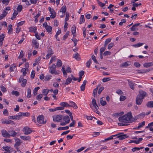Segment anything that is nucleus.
I'll use <instances>...</instances> for the list:
<instances>
[{
    "label": "nucleus",
    "mask_w": 153,
    "mask_h": 153,
    "mask_svg": "<svg viewBox=\"0 0 153 153\" xmlns=\"http://www.w3.org/2000/svg\"><path fill=\"white\" fill-rule=\"evenodd\" d=\"M132 116L131 112L128 113L127 114H125L123 116L119 117L118 120L119 121L125 123H131L132 122L134 121L132 120L131 119Z\"/></svg>",
    "instance_id": "nucleus-1"
},
{
    "label": "nucleus",
    "mask_w": 153,
    "mask_h": 153,
    "mask_svg": "<svg viewBox=\"0 0 153 153\" xmlns=\"http://www.w3.org/2000/svg\"><path fill=\"white\" fill-rule=\"evenodd\" d=\"M56 65L54 64H53L52 66L49 67V72L52 74H59V71H56Z\"/></svg>",
    "instance_id": "nucleus-2"
},
{
    "label": "nucleus",
    "mask_w": 153,
    "mask_h": 153,
    "mask_svg": "<svg viewBox=\"0 0 153 153\" xmlns=\"http://www.w3.org/2000/svg\"><path fill=\"white\" fill-rule=\"evenodd\" d=\"M37 122L42 124H45L46 123V120H44V117L43 115L39 116L37 118Z\"/></svg>",
    "instance_id": "nucleus-3"
},
{
    "label": "nucleus",
    "mask_w": 153,
    "mask_h": 153,
    "mask_svg": "<svg viewBox=\"0 0 153 153\" xmlns=\"http://www.w3.org/2000/svg\"><path fill=\"white\" fill-rule=\"evenodd\" d=\"M23 131L24 132V134L26 135H28L32 132L31 130L28 126H25L23 129Z\"/></svg>",
    "instance_id": "nucleus-4"
},
{
    "label": "nucleus",
    "mask_w": 153,
    "mask_h": 153,
    "mask_svg": "<svg viewBox=\"0 0 153 153\" xmlns=\"http://www.w3.org/2000/svg\"><path fill=\"white\" fill-rule=\"evenodd\" d=\"M62 119V116L61 115H57L53 117V120L54 121L59 122Z\"/></svg>",
    "instance_id": "nucleus-5"
},
{
    "label": "nucleus",
    "mask_w": 153,
    "mask_h": 153,
    "mask_svg": "<svg viewBox=\"0 0 153 153\" xmlns=\"http://www.w3.org/2000/svg\"><path fill=\"white\" fill-rule=\"evenodd\" d=\"M16 143L14 145V147L15 148H18L22 143V141L19 138L15 139Z\"/></svg>",
    "instance_id": "nucleus-6"
},
{
    "label": "nucleus",
    "mask_w": 153,
    "mask_h": 153,
    "mask_svg": "<svg viewBox=\"0 0 153 153\" xmlns=\"http://www.w3.org/2000/svg\"><path fill=\"white\" fill-rule=\"evenodd\" d=\"M143 99L141 97H140V96L137 95L136 99V104L138 105H141Z\"/></svg>",
    "instance_id": "nucleus-7"
},
{
    "label": "nucleus",
    "mask_w": 153,
    "mask_h": 153,
    "mask_svg": "<svg viewBox=\"0 0 153 153\" xmlns=\"http://www.w3.org/2000/svg\"><path fill=\"white\" fill-rule=\"evenodd\" d=\"M118 135H119L117 137L120 140L124 139L128 137L126 134H123L122 133H120L118 134Z\"/></svg>",
    "instance_id": "nucleus-8"
},
{
    "label": "nucleus",
    "mask_w": 153,
    "mask_h": 153,
    "mask_svg": "<svg viewBox=\"0 0 153 153\" xmlns=\"http://www.w3.org/2000/svg\"><path fill=\"white\" fill-rule=\"evenodd\" d=\"M19 82H22L21 84L22 86L23 87H24L26 85V84L27 82V80L26 79H23L22 76H21L20 77Z\"/></svg>",
    "instance_id": "nucleus-9"
},
{
    "label": "nucleus",
    "mask_w": 153,
    "mask_h": 153,
    "mask_svg": "<svg viewBox=\"0 0 153 153\" xmlns=\"http://www.w3.org/2000/svg\"><path fill=\"white\" fill-rule=\"evenodd\" d=\"M53 54V51H52L51 49L49 48L48 51V53L46 55V58L47 59H48Z\"/></svg>",
    "instance_id": "nucleus-10"
},
{
    "label": "nucleus",
    "mask_w": 153,
    "mask_h": 153,
    "mask_svg": "<svg viewBox=\"0 0 153 153\" xmlns=\"http://www.w3.org/2000/svg\"><path fill=\"white\" fill-rule=\"evenodd\" d=\"M137 95L140 96V97H141L143 99H144L145 97L147 96L146 93L143 91H139V94Z\"/></svg>",
    "instance_id": "nucleus-11"
},
{
    "label": "nucleus",
    "mask_w": 153,
    "mask_h": 153,
    "mask_svg": "<svg viewBox=\"0 0 153 153\" xmlns=\"http://www.w3.org/2000/svg\"><path fill=\"white\" fill-rule=\"evenodd\" d=\"M1 133L2 136L4 137H9V134L8 132L4 130L1 131Z\"/></svg>",
    "instance_id": "nucleus-12"
},
{
    "label": "nucleus",
    "mask_w": 153,
    "mask_h": 153,
    "mask_svg": "<svg viewBox=\"0 0 153 153\" xmlns=\"http://www.w3.org/2000/svg\"><path fill=\"white\" fill-rule=\"evenodd\" d=\"M128 82L130 88L134 90V89L135 83H134L131 81L130 80H128Z\"/></svg>",
    "instance_id": "nucleus-13"
},
{
    "label": "nucleus",
    "mask_w": 153,
    "mask_h": 153,
    "mask_svg": "<svg viewBox=\"0 0 153 153\" xmlns=\"http://www.w3.org/2000/svg\"><path fill=\"white\" fill-rule=\"evenodd\" d=\"M21 138L25 140L30 141V137L28 136H20Z\"/></svg>",
    "instance_id": "nucleus-14"
},
{
    "label": "nucleus",
    "mask_w": 153,
    "mask_h": 153,
    "mask_svg": "<svg viewBox=\"0 0 153 153\" xmlns=\"http://www.w3.org/2000/svg\"><path fill=\"white\" fill-rule=\"evenodd\" d=\"M63 120L67 124L69 123L70 121L69 117L68 116H64L63 118Z\"/></svg>",
    "instance_id": "nucleus-15"
},
{
    "label": "nucleus",
    "mask_w": 153,
    "mask_h": 153,
    "mask_svg": "<svg viewBox=\"0 0 153 153\" xmlns=\"http://www.w3.org/2000/svg\"><path fill=\"white\" fill-rule=\"evenodd\" d=\"M33 44L35 45V48L36 49L38 48L39 47V43L37 42L36 40L33 39L32 41Z\"/></svg>",
    "instance_id": "nucleus-16"
},
{
    "label": "nucleus",
    "mask_w": 153,
    "mask_h": 153,
    "mask_svg": "<svg viewBox=\"0 0 153 153\" xmlns=\"http://www.w3.org/2000/svg\"><path fill=\"white\" fill-rule=\"evenodd\" d=\"M3 148L5 151L8 152H11L13 151L12 149L10 146L3 147Z\"/></svg>",
    "instance_id": "nucleus-17"
},
{
    "label": "nucleus",
    "mask_w": 153,
    "mask_h": 153,
    "mask_svg": "<svg viewBox=\"0 0 153 153\" xmlns=\"http://www.w3.org/2000/svg\"><path fill=\"white\" fill-rule=\"evenodd\" d=\"M59 105L61 106L64 107H70L71 105H70L67 102H63L60 103Z\"/></svg>",
    "instance_id": "nucleus-18"
},
{
    "label": "nucleus",
    "mask_w": 153,
    "mask_h": 153,
    "mask_svg": "<svg viewBox=\"0 0 153 153\" xmlns=\"http://www.w3.org/2000/svg\"><path fill=\"white\" fill-rule=\"evenodd\" d=\"M100 103L102 106H104L106 105L107 103L105 100L104 98L102 97L100 99Z\"/></svg>",
    "instance_id": "nucleus-19"
},
{
    "label": "nucleus",
    "mask_w": 153,
    "mask_h": 153,
    "mask_svg": "<svg viewBox=\"0 0 153 153\" xmlns=\"http://www.w3.org/2000/svg\"><path fill=\"white\" fill-rule=\"evenodd\" d=\"M87 82V81L86 80H85L84 81L82 84L80 86V88L82 91H83L85 90V85Z\"/></svg>",
    "instance_id": "nucleus-20"
},
{
    "label": "nucleus",
    "mask_w": 153,
    "mask_h": 153,
    "mask_svg": "<svg viewBox=\"0 0 153 153\" xmlns=\"http://www.w3.org/2000/svg\"><path fill=\"white\" fill-rule=\"evenodd\" d=\"M8 133L9 135V137L10 136H12L13 137H14L17 134L16 132L13 130L9 131Z\"/></svg>",
    "instance_id": "nucleus-21"
},
{
    "label": "nucleus",
    "mask_w": 153,
    "mask_h": 153,
    "mask_svg": "<svg viewBox=\"0 0 153 153\" xmlns=\"http://www.w3.org/2000/svg\"><path fill=\"white\" fill-rule=\"evenodd\" d=\"M153 65V62L145 63L143 64V66L145 68H148Z\"/></svg>",
    "instance_id": "nucleus-22"
},
{
    "label": "nucleus",
    "mask_w": 153,
    "mask_h": 153,
    "mask_svg": "<svg viewBox=\"0 0 153 153\" xmlns=\"http://www.w3.org/2000/svg\"><path fill=\"white\" fill-rule=\"evenodd\" d=\"M92 105H93V106L95 108H99V107L97 105L95 99H93L92 101Z\"/></svg>",
    "instance_id": "nucleus-23"
},
{
    "label": "nucleus",
    "mask_w": 153,
    "mask_h": 153,
    "mask_svg": "<svg viewBox=\"0 0 153 153\" xmlns=\"http://www.w3.org/2000/svg\"><path fill=\"white\" fill-rule=\"evenodd\" d=\"M145 122L143 121L141 123H140L138 124V126L137 128H136V129H139L140 128H142L145 125Z\"/></svg>",
    "instance_id": "nucleus-24"
},
{
    "label": "nucleus",
    "mask_w": 153,
    "mask_h": 153,
    "mask_svg": "<svg viewBox=\"0 0 153 153\" xmlns=\"http://www.w3.org/2000/svg\"><path fill=\"white\" fill-rule=\"evenodd\" d=\"M50 14H51L50 16L51 18L53 19L55 17L56 15V13L53 9L50 12Z\"/></svg>",
    "instance_id": "nucleus-25"
},
{
    "label": "nucleus",
    "mask_w": 153,
    "mask_h": 153,
    "mask_svg": "<svg viewBox=\"0 0 153 153\" xmlns=\"http://www.w3.org/2000/svg\"><path fill=\"white\" fill-rule=\"evenodd\" d=\"M69 103L71 104V106L70 107H72L76 109L78 108L77 105H76L75 102L72 101H70Z\"/></svg>",
    "instance_id": "nucleus-26"
},
{
    "label": "nucleus",
    "mask_w": 153,
    "mask_h": 153,
    "mask_svg": "<svg viewBox=\"0 0 153 153\" xmlns=\"http://www.w3.org/2000/svg\"><path fill=\"white\" fill-rule=\"evenodd\" d=\"M7 14V13L5 10H4L0 16V20H1L5 17Z\"/></svg>",
    "instance_id": "nucleus-27"
},
{
    "label": "nucleus",
    "mask_w": 153,
    "mask_h": 153,
    "mask_svg": "<svg viewBox=\"0 0 153 153\" xmlns=\"http://www.w3.org/2000/svg\"><path fill=\"white\" fill-rule=\"evenodd\" d=\"M146 106L148 107H153V101H151L148 102L146 104Z\"/></svg>",
    "instance_id": "nucleus-28"
},
{
    "label": "nucleus",
    "mask_w": 153,
    "mask_h": 153,
    "mask_svg": "<svg viewBox=\"0 0 153 153\" xmlns=\"http://www.w3.org/2000/svg\"><path fill=\"white\" fill-rule=\"evenodd\" d=\"M144 44V43H138L137 44L133 45L132 46L134 48H138L142 46Z\"/></svg>",
    "instance_id": "nucleus-29"
},
{
    "label": "nucleus",
    "mask_w": 153,
    "mask_h": 153,
    "mask_svg": "<svg viewBox=\"0 0 153 153\" xmlns=\"http://www.w3.org/2000/svg\"><path fill=\"white\" fill-rule=\"evenodd\" d=\"M85 22V19L83 15H81L80 18L79 24H81Z\"/></svg>",
    "instance_id": "nucleus-30"
},
{
    "label": "nucleus",
    "mask_w": 153,
    "mask_h": 153,
    "mask_svg": "<svg viewBox=\"0 0 153 153\" xmlns=\"http://www.w3.org/2000/svg\"><path fill=\"white\" fill-rule=\"evenodd\" d=\"M72 80V79H71L70 77H68L66 80V82H65V84L66 85H68L71 82Z\"/></svg>",
    "instance_id": "nucleus-31"
},
{
    "label": "nucleus",
    "mask_w": 153,
    "mask_h": 153,
    "mask_svg": "<svg viewBox=\"0 0 153 153\" xmlns=\"http://www.w3.org/2000/svg\"><path fill=\"white\" fill-rule=\"evenodd\" d=\"M130 62H127L123 63L121 66L123 67H126L130 65Z\"/></svg>",
    "instance_id": "nucleus-32"
},
{
    "label": "nucleus",
    "mask_w": 153,
    "mask_h": 153,
    "mask_svg": "<svg viewBox=\"0 0 153 153\" xmlns=\"http://www.w3.org/2000/svg\"><path fill=\"white\" fill-rule=\"evenodd\" d=\"M79 56V54L77 53H76L73 55V57L76 60H79L80 59Z\"/></svg>",
    "instance_id": "nucleus-33"
},
{
    "label": "nucleus",
    "mask_w": 153,
    "mask_h": 153,
    "mask_svg": "<svg viewBox=\"0 0 153 153\" xmlns=\"http://www.w3.org/2000/svg\"><path fill=\"white\" fill-rule=\"evenodd\" d=\"M116 135H112V136H111L110 137H108L106 138H105V139L104 140L102 141V142H105L107 141H108L110 140H112L113 139V137L115 136Z\"/></svg>",
    "instance_id": "nucleus-34"
},
{
    "label": "nucleus",
    "mask_w": 153,
    "mask_h": 153,
    "mask_svg": "<svg viewBox=\"0 0 153 153\" xmlns=\"http://www.w3.org/2000/svg\"><path fill=\"white\" fill-rule=\"evenodd\" d=\"M28 71V70L25 68H22L21 70V71L23 73V76H25L27 73V71Z\"/></svg>",
    "instance_id": "nucleus-35"
},
{
    "label": "nucleus",
    "mask_w": 153,
    "mask_h": 153,
    "mask_svg": "<svg viewBox=\"0 0 153 153\" xmlns=\"http://www.w3.org/2000/svg\"><path fill=\"white\" fill-rule=\"evenodd\" d=\"M56 56H53L51 58L49 64L50 65L53 62L56 61Z\"/></svg>",
    "instance_id": "nucleus-36"
},
{
    "label": "nucleus",
    "mask_w": 153,
    "mask_h": 153,
    "mask_svg": "<svg viewBox=\"0 0 153 153\" xmlns=\"http://www.w3.org/2000/svg\"><path fill=\"white\" fill-rule=\"evenodd\" d=\"M18 14V12L16 10H15L13 13V16L11 18V19H14L16 18V16Z\"/></svg>",
    "instance_id": "nucleus-37"
},
{
    "label": "nucleus",
    "mask_w": 153,
    "mask_h": 153,
    "mask_svg": "<svg viewBox=\"0 0 153 153\" xmlns=\"http://www.w3.org/2000/svg\"><path fill=\"white\" fill-rule=\"evenodd\" d=\"M71 31L74 36L75 34L76 33V27L74 25V27H72Z\"/></svg>",
    "instance_id": "nucleus-38"
},
{
    "label": "nucleus",
    "mask_w": 153,
    "mask_h": 153,
    "mask_svg": "<svg viewBox=\"0 0 153 153\" xmlns=\"http://www.w3.org/2000/svg\"><path fill=\"white\" fill-rule=\"evenodd\" d=\"M62 65V63L61 60L58 59L57 60V62L56 63V66L58 67H61Z\"/></svg>",
    "instance_id": "nucleus-39"
},
{
    "label": "nucleus",
    "mask_w": 153,
    "mask_h": 153,
    "mask_svg": "<svg viewBox=\"0 0 153 153\" xmlns=\"http://www.w3.org/2000/svg\"><path fill=\"white\" fill-rule=\"evenodd\" d=\"M37 29L36 27H30L29 28V31L30 32H34L35 33Z\"/></svg>",
    "instance_id": "nucleus-40"
},
{
    "label": "nucleus",
    "mask_w": 153,
    "mask_h": 153,
    "mask_svg": "<svg viewBox=\"0 0 153 153\" xmlns=\"http://www.w3.org/2000/svg\"><path fill=\"white\" fill-rule=\"evenodd\" d=\"M47 31L48 33H50L52 30V27L50 26H48L45 28Z\"/></svg>",
    "instance_id": "nucleus-41"
},
{
    "label": "nucleus",
    "mask_w": 153,
    "mask_h": 153,
    "mask_svg": "<svg viewBox=\"0 0 153 153\" xmlns=\"http://www.w3.org/2000/svg\"><path fill=\"white\" fill-rule=\"evenodd\" d=\"M66 7L65 6H64L62 7L60 9V11L62 12V13H65L66 12Z\"/></svg>",
    "instance_id": "nucleus-42"
},
{
    "label": "nucleus",
    "mask_w": 153,
    "mask_h": 153,
    "mask_svg": "<svg viewBox=\"0 0 153 153\" xmlns=\"http://www.w3.org/2000/svg\"><path fill=\"white\" fill-rule=\"evenodd\" d=\"M9 120L2 119L1 120L2 123L3 124H9Z\"/></svg>",
    "instance_id": "nucleus-43"
},
{
    "label": "nucleus",
    "mask_w": 153,
    "mask_h": 153,
    "mask_svg": "<svg viewBox=\"0 0 153 153\" xmlns=\"http://www.w3.org/2000/svg\"><path fill=\"white\" fill-rule=\"evenodd\" d=\"M19 114L21 116H30V114L27 112L26 113H22L20 112Z\"/></svg>",
    "instance_id": "nucleus-44"
},
{
    "label": "nucleus",
    "mask_w": 153,
    "mask_h": 153,
    "mask_svg": "<svg viewBox=\"0 0 153 153\" xmlns=\"http://www.w3.org/2000/svg\"><path fill=\"white\" fill-rule=\"evenodd\" d=\"M111 40V38H109V39H106L105 42V43H104V46L105 47H106V46L107 45V44L109 42H110Z\"/></svg>",
    "instance_id": "nucleus-45"
},
{
    "label": "nucleus",
    "mask_w": 153,
    "mask_h": 153,
    "mask_svg": "<svg viewBox=\"0 0 153 153\" xmlns=\"http://www.w3.org/2000/svg\"><path fill=\"white\" fill-rule=\"evenodd\" d=\"M27 97L28 98H30L31 97V90L30 88H28L27 90Z\"/></svg>",
    "instance_id": "nucleus-46"
},
{
    "label": "nucleus",
    "mask_w": 153,
    "mask_h": 153,
    "mask_svg": "<svg viewBox=\"0 0 153 153\" xmlns=\"http://www.w3.org/2000/svg\"><path fill=\"white\" fill-rule=\"evenodd\" d=\"M68 126H66L65 127H59L58 128V130H66L68 129L69 128Z\"/></svg>",
    "instance_id": "nucleus-47"
},
{
    "label": "nucleus",
    "mask_w": 153,
    "mask_h": 153,
    "mask_svg": "<svg viewBox=\"0 0 153 153\" xmlns=\"http://www.w3.org/2000/svg\"><path fill=\"white\" fill-rule=\"evenodd\" d=\"M70 33V32L68 31L67 32L65 35L63 37V39L65 40L68 37V36L69 35Z\"/></svg>",
    "instance_id": "nucleus-48"
},
{
    "label": "nucleus",
    "mask_w": 153,
    "mask_h": 153,
    "mask_svg": "<svg viewBox=\"0 0 153 153\" xmlns=\"http://www.w3.org/2000/svg\"><path fill=\"white\" fill-rule=\"evenodd\" d=\"M143 139L142 138H139L138 139V140H134L133 141L134 143H135L136 144H138L140 142L142 141L143 140Z\"/></svg>",
    "instance_id": "nucleus-49"
},
{
    "label": "nucleus",
    "mask_w": 153,
    "mask_h": 153,
    "mask_svg": "<svg viewBox=\"0 0 153 153\" xmlns=\"http://www.w3.org/2000/svg\"><path fill=\"white\" fill-rule=\"evenodd\" d=\"M41 14V12L39 11V12L37 14V15L35 16V21L36 22H38V20L37 18L39 17V16H40Z\"/></svg>",
    "instance_id": "nucleus-50"
},
{
    "label": "nucleus",
    "mask_w": 153,
    "mask_h": 153,
    "mask_svg": "<svg viewBox=\"0 0 153 153\" xmlns=\"http://www.w3.org/2000/svg\"><path fill=\"white\" fill-rule=\"evenodd\" d=\"M39 87H38L36 88H35L33 90V94L35 95H36L37 94V91L39 89Z\"/></svg>",
    "instance_id": "nucleus-51"
},
{
    "label": "nucleus",
    "mask_w": 153,
    "mask_h": 153,
    "mask_svg": "<svg viewBox=\"0 0 153 153\" xmlns=\"http://www.w3.org/2000/svg\"><path fill=\"white\" fill-rule=\"evenodd\" d=\"M91 63V59H89L88 61L86 63V66L87 67L89 68L90 65Z\"/></svg>",
    "instance_id": "nucleus-52"
},
{
    "label": "nucleus",
    "mask_w": 153,
    "mask_h": 153,
    "mask_svg": "<svg viewBox=\"0 0 153 153\" xmlns=\"http://www.w3.org/2000/svg\"><path fill=\"white\" fill-rule=\"evenodd\" d=\"M43 97V95L42 94H40L39 95H38L36 97V99L38 100H40Z\"/></svg>",
    "instance_id": "nucleus-53"
},
{
    "label": "nucleus",
    "mask_w": 153,
    "mask_h": 153,
    "mask_svg": "<svg viewBox=\"0 0 153 153\" xmlns=\"http://www.w3.org/2000/svg\"><path fill=\"white\" fill-rule=\"evenodd\" d=\"M131 30L132 31H136L138 30V28L134 26V25H133V26L130 28Z\"/></svg>",
    "instance_id": "nucleus-54"
},
{
    "label": "nucleus",
    "mask_w": 153,
    "mask_h": 153,
    "mask_svg": "<svg viewBox=\"0 0 153 153\" xmlns=\"http://www.w3.org/2000/svg\"><path fill=\"white\" fill-rule=\"evenodd\" d=\"M12 94L15 95L16 96H18L19 95V93L17 91H13L12 92Z\"/></svg>",
    "instance_id": "nucleus-55"
},
{
    "label": "nucleus",
    "mask_w": 153,
    "mask_h": 153,
    "mask_svg": "<svg viewBox=\"0 0 153 153\" xmlns=\"http://www.w3.org/2000/svg\"><path fill=\"white\" fill-rule=\"evenodd\" d=\"M116 93L119 95H122L123 94V92L120 89H118L116 91Z\"/></svg>",
    "instance_id": "nucleus-56"
},
{
    "label": "nucleus",
    "mask_w": 153,
    "mask_h": 153,
    "mask_svg": "<svg viewBox=\"0 0 153 153\" xmlns=\"http://www.w3.org/2000/svg\"><path fill=\"white\" fill-rule=\"evenodd\" d=\"M84 74V72L83 71H82L79 72V77L80 78H82V76H83Z\"/></svg>",
    "instance_id": "nucleus-57"
},
{
    "label": "nucleus",
    "mask_w": 153,
    "mask_h": 153,
    "mask_svg": "<svg viewBox=\"0 0 153 153\" xmlns=\"http://www.w3.org/2000/svg\"><path fill=\"white\" fill-rule=\"evenodd\" d=\"M5 37V35L4 34H2L0 35V41H3L4 39V38Z\"/></svg>",
    "instance_id": "nucleus-58"
},
{
    "label": "nucleus",
    "mask_w": 153,
    "mask_h": 153,
    "mask_svg": "<svg viewBox=\"0 0 153 153\" xmlns=\"http://www.w3.org/2000/svg\"><path fill=\"white\" fill-rule=\"evenodd\" d=\"M91 58L94 61V62L96 63H98V62L96 59L95 56L94 55H92L91 56Z\"/></svg>",
    "instance_id": "nucleus-59"
},
{
    "label": "nucleus",
    "mask_w": 153,
    "mask_h": 153,
    "mask_svg": "<svg viewBox=\"0 0 153 153\" xmlns=\"http://www.w3.org/2000/svg\"><path fill=\"white\" fill-rule=\"evenodd\" d=\"M97 1L100 6L102 7L105 6V4L100 2L99 0H97Z\"/></svg>",
    "instance_id": "nucleus-60"
},
{
    "label": "nucleus",
    "mask_w": 153,
    "mask_h": 153,
    "mask_svg": "<svg viewBox=\"0 0 153 153\" xmlns=\"http://www.w3.org/2000/svg\"><path fill=\"white\" fill-rule=\"evenodd\" d=\"M98 88L97 87L95 89L93 90V94L94 95V97L95 96V95L97 94V92L98 90Z\"/></svg>",
    "instance_id": "nucleus-61"
},
{
    "label": "nucleus",
    "mask_w": 153,
    "mask_h": 153,
    "mask_svg": "<svg viewBox=\"0 0 153 153\" xmlns=\"http://www.w3.org/2000/svg\"><path fill=\"white\" fill-rule=\"evenodd\" d=\"M22 5H19L17 8V11L19 12H20L22 10Z\"/></svg>",
    "instance_id": "nucleus-62"
},
{
    "label": "nucleus",
    "mask_w": 153,
    "mask_h": 153,
    "mask_svg": "<svg viewBox=\"0 0 153 153\" xmlns=\"http://www.w3.org/2000/svg\"><path fill=\"white\" fill-rule=\"evenodd\" d=\"M24 56L23 51L22 50L20 52V55L19 56L18 58L20 59H21Z\"/></svg>",
    "instance_id": "nucleus-63"
},
{
    "label": "nucleus",
    "mask_w": 153,
    "mask_h": 153,
    "mask_svg": "<svg viewBox=\"0 0 153 153\" xmlns=\"http://www.w3.org/2000/svg\"><path fill=\"white\" fill-rule=\"evenodd\" d=\"M49 92V91L46 89H43V90L42 93L45 95H47Z\"/></svg>",
    "instance_id": "nucleus-64"
}]
</instances>
